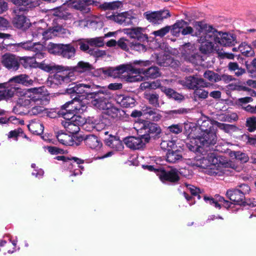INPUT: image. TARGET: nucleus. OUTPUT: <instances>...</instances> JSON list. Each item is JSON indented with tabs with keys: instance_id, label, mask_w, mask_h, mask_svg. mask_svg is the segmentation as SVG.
<instances>
[{
	"instance_id": "f257e3e1",
	"label": "nucleus",
	"mask_w": 256,
	"mask_h": 256,
	"mask_svg": "<svg viewBox=\"0 0 256 256\" xmlns=\"http://www.w3.org/2000/svg\"><path fill=\"white\" fill-rule=\"evenodd\" d=\"M66 92L69 94L76 93L79 96H82V98L92 99V104L100 110L106 108L110 98L108 90L100 88L91 82L71 84L66 89Z\"/></svg>"
},
{
	"instance_id": "f03ea898",
	"label": "nucleus",
	"mask_w": 256,
	"mask_h": 256,
	"mask_svg": "<svg viewBox=\"0 0 256 256\" xmlns=\"http://www.w3.org/2000/svg\"><path fill=\"white\" fill-rule=\"evenodd\" d=\"M144 32L145 29L142 28H133L129 30L128 32L130 40L120 38L118 41L117 45L122 50L126 52L130 49L139 52H144L147 50L146 44L148 42V36L144 33Z\"/></svg>"
},
{
	"instance_id": "7ed1b4c3",
	"label": "nucleus",
	"mask_w": 256,
	"mask_h": 256,
	"mask_svg": "<svg viewBox=\"0 0 256 256\" xmlns=\"http://www.w3.org/2000/svg\"><path fill=\"white\" fill-rule=\"evenodd\" d=\"M38 68L48 72H56L53 76V82L56 84H66L76 79V74L70 72L68 66L56 64L54 62L46 64L44 60L40 62Z\"/></svg>"
},
{
	"instance_id": "20e7f679",
	"label": "nucleus",
	"mask_w": 256,
	"mask_h": 256,
	"mask_svg": "<svg viewBox=\"0 0 256 256\" xmlns=\"http://www.w3.org/2000/svg\"><path fill=\"white\" fill-rule=\"evenodd\" d=\"M138 132L141 134L145 142L148 143L150 139L157 140L162 136V129L158 124L146 120H140L138 123Z\"/></svg>"
},
{
	"instance_id": "39448f33",
	"label": "nucleus",
	"mask_w": 256,
	"mask_h": 256,
	"mask_svg": "<svg viewBox=\"0 0 256 256\" xmlns=\"http://www.w3.org/2000/svg\"><path fill=\"white\" fill-rule=\"evenodd\" d=\"M71 94L72 96L76 95V96L62 106L58 112L64 118H68L72 116H76V114L80 112V110L83 111L86 108L85 104L80 99L82 96H79L76 93Z\"/></svg>"
},
{
	"instance_id": "423d86ee",
	"label": "nucleus",
	"mask_w": 256,
	"mask_h": 256,
	"mask_svg": "<svg viewBox=\"0 0 256 256\" xmlns=\"http://www.w3.org/2000/svg\"><path fill=\"white\" fill-rule=\"evenodd\" d=\"M47 49L50 54L66 59L73 58L76 54V49L72 43L64 44L50 42Z\"/></svg>"
},
{
	"instance_id": "0eeeda50",
	"label": "nucleus",
	"mask_w": 256,
	"mask_h": 256,
	"mask_svg": "<svg viewBox=\"0 0 256 256\" xmlns=\"http://www.w3.org/2000/svg\"><path fill=\"white\" fill-rule=\"evenodd\" d=\"M133 64L138 65V68H133L130 66V71L133 73L142 74L147 78L154 79L161 76V73L158 67L156 66H150L148 68L143 67L149 66L151 62L150 60H134Z\"/></svg>"
},
{
	"instance_id": "6e6552de",
	"label": "nucleus",
	"mask_w": 256,
	"mask_h": 256,
	"mask_svg": "<svg viewBox=\"0 0 256 256\" xmlns=\"http://www.w3.org/2000/svg\"><path fill=\"white\" fill-rule=\"evenodd\" d=\"M226 195L231 201L234 202V204L242 206H248L252 208L256 206V201L254 199L246 198L245 196L239 191L238 188L228 190Z\"/></svg>"
},
{
	"instance_id": "1a4fd4ad",
	"label": "nucleus",
	"mask_w": 256,
	"mask_h": 256,
	"mask_svg": "<svg viewBox=\"0 0 256 256\" xmlns=\"http://www.w3.org/2000/svg\"><path fill=\"white\" fill-rule=\"evenodd\" d=\"M182 56L186 61L194 64H198L201 56L199 54L196 46L190 42L185 43L181 46Z\"/></svg>"
},
{
	"instance_id": "9d476101",
	"label": "nucleus",
	"mask_w": 256,
	"mask_h": 256,
	"mask_svg": "<svg viewBox=\"0 0 256 256\" xmlns=\"http://www.w3.org/2000/svg\"><path fill=\"white\" fill-rule=\"evenodd\" d=\"M196 138L200 144L202 145L204 149H206V151H208L207 148H209L210 150V148L214 146L217 142L216 130L212 129L208 130V132L198 133Z\"/></svg>"
},
{
	"instance_id": "9b49d317",
	"label": "nucleus",
	"mask_w": 256,
	"mask_h": 256,
	"mask_svg": "<svg viewBox=\"0 0 256 256\" xmlns=\"http://www.w3.org/2000/svg\"><path fill=\"white\" fill-rule=\"evenodd\" d=\"M20 56L14 54L6 52L1 58L2 65L11 72H16L20 68Z\"/></svg>"
},
{
	"instance_id": "f8f14e48",
	"label": "nucleus",
	"mask_w": 256,
	"mask_h": 256,
	"mask_svg": "<svg viewBox=\"0 0 256 256\" xmlns=\"http://www.w3.org/2000/svg\"><path fill=\"white\" fill-rule=\"evenodd\" d=\"M144 18L150 22L154 24H159L165 18L170 16L168 10H160L158 11H148L144 14Z\"/></svg>"
},
{
	"instance_id": "ddd939ff",
	"label": "nucleus",
	"mask_w": 256,
	"mask_h": 256,
	"mask_svg": "<svg viewBox=\"0 0 256 256\" xmlns=\"http://www.w3.org/2000/svg\"><path fill=\"white\" fill-rule=\"evenodd\" d=\"M80 117L78 116H72L68 118H64L62 124L66 130L71 134L78 133L80 130V126L81 124Z\"/></svg>"
},
{
	"instance_id": "4468645a",
	"label": "nucleus",
	"mask_w": 256,
	"mask_h": 256,
	"mask_svg": "<svg viewBox=\"0 0 256 256\" xmlns=\"http://www.w3.org/2000/svg\"><path fill=\"white\" fill-rule=\"evenodd\" d=\"M204 25L205 26L204 29L202 30L201 35L199 36L200 42L204 40L206 42H212L213 44L218 43L219 40L220 32H218L212 26L207 27L206 24H204Z\"/></svg>"
},
{
	"instance_id": "2eb2a0df",
	"label": "nucleus",
	"mask_w": 256,
	"mask_h": 256,
	"mask_svg": "<svg viewBox=\"0 0 256 256\" xmlns=\"http://www.w3.org/2000/svg\"><path fill=\"white\" fill-rule=\"evenodd\" d=\"M184 85L188 89L195 90L198 88H208L210 86V84L196 76H190L186 78Z\"/></svg>"
},
{
	"instance_id": "dca6fc26",
	"label": "nucleus",
	"mask_w": 256,
	"mask_h": 256,
	"mask_svg": "<svg viewBox=\"0 0 256 256\" xmlns=\"http://www.w3.org/2000/svg\"><path fill=\"white\" fill-rule=\"evenodd\" d=\"M158 172V176L163 182H169L172 184H176L180 180L178 170L176 168L166 170L162 168L161 170Z\"/></svg>"
},
{
	"instance_id": "f3484780",
	"label": "nucleus",
	"mask_w": 256,
	"mask_h": 256,
	"mask_svg": "<svg viewBox=\"0 0 256 256\" xmlns=\"http://www.w3.org/2000/svg\"><path fill=\"white\" fill-rule=\"evenodd\" d=\"M123 141L127 147L133 150L142 148L148 143L145 142L141 134H139V136L138 137L130 136L125 138Z\"/></svg>"
},
{
	"instance_id": "a211bd4d",
	"label": "nucleus",
	"mask_w": 256,
	"mask_h": 256,
	"mask_svg": "<svg viewBox=\"0 0 256 256\" xmlns=\"http://www.w3.org/2000/svg\"><path fill=\"white\" fill-rule=\"evenodd\" d=\"M204 200L208 204L216 208H230L232 202L226 200L224 198L220 195H215L214 198L204 195Z\"/></svg>"
},
{
	"instance_id": "6ab92c4d",
	"label": "nucleus",
	"mask_w": 256,
	"mask_h": 256,
	"mask_svg": "<svg viewBox=\"0 0 256 256\" xmlns=\"http://www.w3.org/2000/svg\"><path fill=\"white\" fill-rule=\"evenodd\" d=\"M16 90L15 86H10L8 83H0V101L8 100L12 98Z\"/></svg>"
},
{
	"instance_id": "aec40b11",
	"label": "nucleus",
	"mask_w": 256,
	"mask_h": 256,
	"mask_svg": "<svg viewBox=\"0 0 256 256\" xmlns=\"http://www.w3.org/2000/svg\"><path fill=\"white\" fill-rule=\"evenodd\" d=\"M105 110L104 114L116 120H122L125 118H128L130 116L128 114H126V112L124 110L114 106L106 108Z\"/></svg>"
},
{
	"instance_id": "412c9836",
	"label": "nucleus",
	"mask_w": 256,
	"mask_h": 256,
	"mask_svg": "<svg viewBox=\"0 0 256 256\" xmlns=\"http://www.w3.org/2000/svg\"><path fill=\"white\" fill-rule=\"evenodd\" d=\"M104 144L107 146L116 150H122L123 149V144L118 136L108 135V138L104 139Z\"/></svg>"
},
{
	"instance_id": "4be33fe9",
	"label": "nucleus",
	"mask_w": 256,
	"mask_h": 256,
	"mask_svg": "<svg viewBox=\"0 0 256 256\" xmlns=\"http://www.w3.org/2000/svg\"><path fill=\"white\" fill-rule=\"evenodd\" d=\"M218 43L224 46H234L236 42V38L234 34L220 32L219 40Z\"/></svg>"
},
{
	"instance_id": "5701e85b",
	"label": "nucleus",
	"mask_w": 256,
	"mask_h": 256,
	"mask_svg": "<svg viewBox=\"0 0 256 256\" xmlns=\"http://www.w3.org/2000/svg\"><path fill=\"white\" fill-rule=\"evenodd\" d=\"M116 100L117 103L119 104L122 108H133L136 106V101L135 99L129 96L124 94L118 95Z\"/></svg>"
},
{
	"instance_id": "b1692460",
	"label": "nucleus",
	"mask_w": 256,
	"mask_h": 256,
	"mask_svg": "<svg viewBox=\"0 0 256 256\" xmlns=\"http://www.w3.org/2000/svg\"><path fill=\"white\" fill-rule=\"evenodd\" d=\"M93 68H94L92 64L84 61H80L78 62L76 66L70 68V72H72L74 74H75V72L82 74L90 72Z\"/></svg>"
},
{
	"instance_id": "393cba45",
	"label": "nucleus",
	"mask_w": 256,
	"mask_h": 256,
	"mask_svg": "<svg viewBox=\"0 0 256 256\" xmlns=\"http://www.w3.org/2000/svg\"><path fill=\"white\" fill-rule=\"evenodd\" d=\"M194 26L196 27L197 30L194 34L193 28L190 26H186L181 31L182 35L185 36L190 34L192 36H199L201 35L202 32L204 29V26L202 22H196Z\"/></svg>"
},
{
	"instance_id": "a878e982",
	"label": "nucleus",
	"mask_w": 256,
	"mask_h": 256,
	"mask_svg": "<svg viewBox=\"0 0 256 256\" xmlns=\"http://www.w3.org/2000/svg\"><path fill=\"white\" fill-rule=\"evenodd\" d=\"M85 144L92 149H100L102 146V142L95 135H86L84 139Z\"/></svg>"
},
{
	"instance_id": "bb28decb",
	"label": "nucleus",
	"mask_w": 256,
	"mask_h": 256,
	"mask_svg": "<svg viewBox=\"0 0 256 256\" xmlns=\"http://www.w3.org/2000/svg\"><path fill=\"white\" fill-rule=\"evenodd\" d=\"M54 15L60 19L67 20L72 17V14L69 12L68 6H60L52 10Z\"/></svg>"
},
{
	"instance_id": "cd10ccee",
	"label": "nucleus",
	"mask_w": 256,
	"mask_h": 256,
	"mask_svg": "<svg viewBox=\"0 0 256 256\" xmlns=\"http://www.w3.org/2000/svg\"><path fill=\"white\" fill-rule=\"evenodd\" d=\"M156 62L159 66L164 67H174L177 64L174 59L168 54L158 56L156 58Z\"/></svg>"
},
{
	"instance_id": "c85d7f7f",
	"label": "nucleus",
	"mask_w": 256,
	"mask_h": 256,
	"mask_svg": "<svg viewBox=\"0 0 256 256\" xmlns=\"http://www.w3.org/2000/svg\"><path fill=\"white\" fill-rule=\"evenodd\" d=\"M161 90L165 94L168 98H172L179 102L184 100V96L182 94L176 92L171 88L162 86Z\"/></svg>"
},
{
	"instance_id": "c756f323",
	"label": "nucleus",
	"mask_w": 256,
	"mask_h": 256,
	"mask_svg": "<svg viewBox=\"0 0 256 256\" xmlns=\"http://www.w3.org/2000/svg\"><path fill=\"white\" fill-rule=\"evenodd\" d=\"M33 82V80L30 78L28 76L22 74L14 76L8 80L9 83L14 82L22 84L25 86L32 85Z\"/></svg>"
},
{
	"instance_id": "7c9ffc66",
	"label": "nucleus",
	"mask_w": 256,
	"mask_h": 256,
	"mask_svg": "<svg viewBox=\"0 0 256 256\" xmlns=\"http://www.w3.org/2000/svg\"><path fill=\"white\" fill-rule=\"evenodd\" d=\"M182 158V152L178 148L168 151L166 154V160L170 163H175Z\"/></svg>"
},
{
	"instance_id": "2f4dec72",
	"label": "nucleus",
	"mask_w": 256,
	"mask_h": 256,
	"mask_svg": "<svg viewBox=\"0 0 256 256\" xmlns=\"http://www.w3.org/2000/svg\"><path fill=\"white\" fill-rule=\"evenodd\" d=\"M144 98L148 101L149 104L154 107H160V96L156 92H146L144 94Z\"/></svg>"
},
{
	"instance_id": "473e14b6",
	"label": "nucleus",
	"mask_w": 256,
	"mask_h": 256,
	"mask_svg": "<svg viewBox=\"0 0 256 256\" xmlns=\"http://www.w3.org/2000/svg\"><path fill=\"white\" fill-rule=\"evenodd\" d=\"M186 147L191 152L202 153L204 148L201 145L196 136L186 143Z\"/></svg>"
},
{
	"instance_id": "72a5a7b5",
	"label": "nucleus",
	"mask_w": 256,
	"mask_h": 256,
	"mask_svg": "<svg viewBox=\"0 0 256 256\" xmlns=\"http://www.w3.org/2000/svg\"><path fill=\"white\" fill-rule=\"evenodd\" d=\"M40 63H38L32 56H20V66L22 65L24 68H35L39 66Z\"/></svg>"
},
{
	"instance_id": "f704fd0d",
	"label": "nucleus",
	"mask_w": 256,
	"mask_h": 256,
	"mask_svg": "<svg viewBox=\"0 0 256 256\" xmlns=\"http://www.w3.org/2000/svg\"><path fill=\"white\" fill-rule=\"evenodd\" d=\"M131 17L128 12L118 14L116 15L115 22L120 24L127 26L132 22Z\"/></svg>"
},
{
	"instance_id": "c9c22d12",
	"label": "nucleus",
	"mask_w": 256,
	"mask_h": 256,
	"mask_svg": "<svg viewBox=\"0 0 256 256\" xmlns=\"http://www.w3.org/2000/svg\"><path fill=\"white\" fill-rule=\"evenodd\" d=\"M18 14L14 18L12 22L15 27L18 28H25L27 27L26 23V18L23 14L17 13Z\"/></svg>"
},
{
	"instance_id": "e433bc0d",
	"label": "nucleus",
	"mask_w": 256,
	"mask_h": 256,
	"mask_svg": "<svg viewBox=\"0 0 256 256\" xmlns=\"http://www.w3.org/2000/svg\"><path fill=\"white\" fill-rule=\"evenodd\" d=\"M122 3L120 1H114L112 2H105L102 4L100 2L98 8L102 10H115L120 8Z\"/></svg>"
},
{
	"instance_id": "4c0bfd02",
	"label": "nucleus",
	"mask_w": 256,
	"mask_h": 256,
	"mask_svg": "<svg viewBox=\"0 0 256 256\" xmlns=\"http://www.w3.org/2000/svg\"><path fill=\"white\" fill-rule=\"evenodd\" d=\"M28 130L33 134L40 135L43 133L44 126L39 122H32L28 126Z\"/></svg>"
},
{
	"instance_id": "58836bf2",
	"label": "nucleus",
	"mask_w": 256,
	"mask_h": 256,
	"mask_svg": "<svg viewBox=\"0 0 256 256\" xmlns=\"http://www.w3.org/2000/svg\"><path fill=\"white\" fill-rule=\"evenodd\" d=\"M18 8L14 10L16 13H20L28 10L27 6L30 3V0H12Z\"/></svg>"
},
{
	"instance_id": "ea45409f",
	"label": "nucleus",
	"mask_w": 256,
	"mask_h": 256,
	"mask_svg": "<svg viewBox=\"0 0 256 256\" xmlns=\"http://www.w3.org/2000/svg\"><path fill=\"white\" fill-rule=\"evenodd\" d=\"M58 141L65 146H72L74 144L72 138L65 133H58L56 136Z\"/></svg>"
},
{
	"instance_id": "a19ab883",
	"label": "nucleus",
	"mask_w": 256,
	"mask_h": 256,
	"mask_svg": "<svg viewBox=\"0 0 256 256\" xmlns=\"http://www.w3.org/2000/svg\"><path fill=\"white\" fill-rule=\"evenodd\" d=\"M198 41L201 44L199 47V50L202 54H208L212 52L214 47L212 42H206L204 40L200 42V38L198 40Z\"/></svg>"
},
{
	"instance_id": "79ce46f5",
	"label": "nucleus",
	"mask_w": 256,
	"mask_h": 256,
	"mask_svg": "<svg viewBox=\"0 0 256 256\" xmlns=\"http://www.w3.org/2000/svg\"><path fill=\"white\" fill-rule=\"evenodd\" d=\"M204 78L212 82L220 81V75L212 70H206L204 74Z\"/></svg>"
},
{
	"instance_id": "37998d69",
	"label": "nucleus",
	"mask_w": 256,
	"mask_h": 256,
	"mask_svg": "<svg viewBox=\"0 0 256 256\" xmlns=\"http://www.w3.org/2000/svg\"><path fill=\"white\" fill-rule=\"evenodd\" d=\"M28 98H30L34 105H43L45 100L44 94H28Z\"/></svg>"
},
{
	"instance_id": "c03bdc74",
	"label": "nucleus",
	"mask_w": 256,
	"mask_h": 256,
	"mask_svg": "<svg viewBox=\"0 0 256 256\" xmlns=\"http://www.w3.org/2000/svg\"><path fill=\"white\" fill-rule=\"evenodd\" d=\"M242 54L246 56H252L254 54V52L252 48L248 44L242 43L238 47Z\"/></svg>"
},
{
	"instance_id": "a18cd8bd",
	"label": "nucleus",
	"mask_w": 256,
	"mask_h": 256,
	"mask_svg": "<svg viewBox=\"0 0 256 256\" xmlns=\"http://www.w3.org/2000/svg\"><path fill=\"white\" fill-rule=\"evenodd\" d=\"M214 124L220 130H224L226 132L228 133L235 131L237 128L234 124L221 123L216 120H214Z\"/></svg>"
},
{
	"instance_id": "49530a36",
	"label": "nucleus",
	"mask_w": 256,
	"mask_h": 256,
	"mask_svg": "<svg viewBox=\"0 0 256 256\" xmlns=\"http://www.w3.org/2000/svg\"><path fill=\"white\" fill-rule=\"evenodd\" d=\"M214 122L212 123L209 120H203L198 128V133L204 132H208V130H215L214 127Z\"/></svg>"
},
{
	"instance_id": "de8ad7c7",
	"label": "nucleus",
	"mask_w": 256,
	"mask_h": 256,
	"mask_svg": "<svg viewBox=\"0 0 256 256\" xmlns=\"http://www.w3.org/2000/svg\"><path fill=\"white\" fill-rule=\"evenodd\" d=\"M72 6L76 10H79L84 13H88L90 10L85 6L83 0H74L72 2Z\"/></svg>"
},
{
	"instance_id": "09e8293b",
	"label": "nucleus",
	"mask_w": 256,
	"mask_h": 256,
	"mask_svg": "<svg viewBox=\"0 0 256 256\" xmlns=\"http://www.w3.org/2000/svg\"><path fill=\"white\" fill-rule=\"evenodd\" d=\"M231 157H234L236 160H240L241 162H246L248 160V155L240 151H233L230 152Z\"/></svg>"
},
{
	"instance_id": "8fccbe9b",
	"label": "nucleus",
	"mask_w": 256,
	"mask_h": 256,
	"mask_svg": "<svg viewBox=\"0 0 256 256\" xmlns=\"http://www.w3.org/2000/svg\"><path fill=\"white\" fill-rule=\"evenodd\" d=\"M129 70H130L128 66L124 64H122L116 68L112 67V76L116 77Z\"/></svg>"
},
{
	"instance_id": "3c124183",
	"label": "nucleus",
	"mask_w": 256,
	"mask_h": 256,
	"mask_svg": "<svg viewBox=\"0 0 256 256\" xmlns=\"http://www.w3.org/2000/svg\"><path fill=\"white\" fill-rule=\"evenodd\" d=\"M246 126L250 132H253L256 130V116L248 118L246 120Z\"/></svg>"
},
{
	"instance_id": "603ef678",
	"label": "nucleus",
	"mask_w": 256,
	"mask_h": 256,
	"mask_svg": "<svg viewBox=\"0 0 256 256\" xmlns=\"http://www.w3.org/2000/svg\"><path fill=\"white\" fill-rule=\"evenodd\" d=\"M186 186L192 196H197L198 200L200 199L201 196L200 194H201V192L200 188L190 184H186Z\"/></svg>"
},
{
	"instance_id": "864d4df0",
	"label": "nucleus",
	"mask_w": 256,
	"mask_h": 256,
	"mask_svg": "<svg viewBox=\"0 0 256 256\" xmlns=\"http://www.w3.org/2000/svg\"><path fill=\"white\" fill-rule=\"evenodd\" d=\"M88 43L90 46L96 48L102 47L104 46V40L102 37L90 38L88 40Z\"/></svg>"
},
{
	"instance_id": "5fc2aeb1",
	"label": "nucleus",
	"mask_w": 256,
	"mask_h": 256,
	"mask_svg": "<svg viewBox=\"0 0 256 256\" xmlns=\"http://www.w3.org/2000/svg\"><path fill=\"white\" fill-rule=\"evenodd\" d=\"M32 42L30 40H28L24 42H22L18 44H11L8 45V46H14L16 49L21 48L25 50H30V46Z\"/></svg>"
},
{
	"instance_id": "6e6d98bb",
	"label": "nucleus",
	"mask_w": 256,
	"mask_h": 256,
	"mask_svg": "<svg viewBox=\"0 0 256 256\" xmlns=\"http://www.w3.org/2000/svg\"><path fill=\"white\" fill-rule=\"evenodd\" d=\"M194 94L195 98L198 99H206L208 97V92L207 90L198 88L194 91Z\"/></svg>"
},
{
	"instance_id": "4d7b16f0",
	"label": "nucleus",
	"mask_w": 256,
	"mask_h": 256,
	"mask_svg": "<svg viewBox=\"0 0 256 256\" xmlns=\"http://www.w3.org/2000/svg\"><path fill=\"white\" fill-rule=\"evenodd\" d=\"M88 54L96 58L102 57L106 55V51L100 50L98 48L96 47L90 48L88 52Z\"/></svg>"
},
{
	"instance_id": "13d9d810",
	"label": "nucleus",
	"mask_w": 256,
	"mask_h": 256,
	"mask_svg": "<svg viewBox=\"0 0 256 256\" xmlns=\"http://www.w3.org/2000/svg\"><path fill=\"white\" fill-rule=\"evenodd\" d=\"M188 110L185 108H180L178 110H168L166 112V114L172 117L176 116L177 115H180L187 114Z\"/></svg>"
},
{
	"instance_id": "bf43d9fd",
	"label": "nucleus",
	"mask_w": 256,
	"mask_h": 256,
	"mask_svg": "<svg viewBox=\"0 0 256 256\" xmlns=\"http://www.w3.org/2000/svg\"><path fill=\"white\" fill-rule=\"evenodd\" d=\"M26 95H28V94H26ZM18 102L22 108H29L34 106L30 98H28V96H26L19 98Z\"/></svg>"
},
{
	"instance_id": "052dcab7",
	"label": "nucleus",
	"mask_w": 256,
	"mask_h": 256,
	"mask_svg": "<svg viewBox=\"0 0 256 256\" xmlns=\"http://www.w3.org/2000/svg\"><path fill=\"white\" fill-rule=\"evenodd\" d=\"M170 26H166L158 30H156L152 32V34L156 36L163 37L170 30Z\"/></svg>"
},
{
	"instance_id": "680f3d73",
	"label": "nucleus",
	"mask_w": 256,
	"mask_h": 256,
	"mask_svg": "<svg viewBox=\"0 0 256 256\" xmlns=\"http://www.w3.org/2000/svg\"><path fill=\"white\" fill-rule=\"evenodd\" d=\"M222 50H218L216 51L218 57L220 59H224L225 58L233 60L234 58V55L232 53L226 52L222 51Z\"/></svg>"
},
{
	"instance_id": "e2e57ef3",
	"label": "nucleus",
	"mask_w": 256,
	"mask_h": 256,
	"mask_svg": "<svg viewBox=\"0 0 256 256\" xmlns=\"http://www.w3.org/2000/svg\"><path fill=\"white\" fill-rule=\"evenodd\" d=\"M20 134H23V130L22 128H19L10 131L8 136V138H14L17 140L18 137L20 135Z\"/></svg>"
},
{
	"instance_id": "0e129e2a",
	"label": "nucleus",
	"mask_w": 256,
	"mask_h": 256,
	"mask_svg": "<svg viewBox=\"0 0 256 256\" xmlns=\"http://www.w3.org/2000/svg\"><path fill=\"white\" fill-rule=\"evenodd\" d=\"M96 120L90 122V120H86L82 125L84 129L90 132L92 131L96 126Z\"/></svg>"
},
{
	"instance_id": "69168bd1",
	"label": "nucleus",
	"mask_w": 256,
	"mask_h": 256,
	"mask_svg": "<svg viewBox=\"0 0 256 256\" xmlns=\"http://www.w3.org/2000/svg\"><path fill=\"white\" fill-rule=\"evenodd\" d=\"M43 48V45L40 42H32L30 51L33 52L36 54L38 52H42Z\"/></svg>"
},
{
	"instance_id": "338daca9",
	"label": "nucleus",
	"mask_w": 256,
	"mask_h": 256,
	"mask_svg": "<svg viewBox=\"0 0 256 256\" xmlns=\"http://www.w3.org/2000/svg\"><path fill=\"white\" fill-rule=\"evenodd\" d=\"M230 87L231 90L237 91H245L250 92L251 89L246 86H240L238 84H230Z\"/></svg>"
},
{
	"instance_id": "774afa93",
	"label": "nucleus",
	"mask_w": 256,
	"mask_h": 256,
	"mask_svg": "<svg viewBox=\"0 0 256 256\" xmlns=\"http://www.w3.org/2000/svg\"><path fill=\"white\" fill-rule=\"evenodd\" d=\"M47 150L48 152L52 154H64V150L54 146H48Z\"/></svg>"
}]
</instances>
